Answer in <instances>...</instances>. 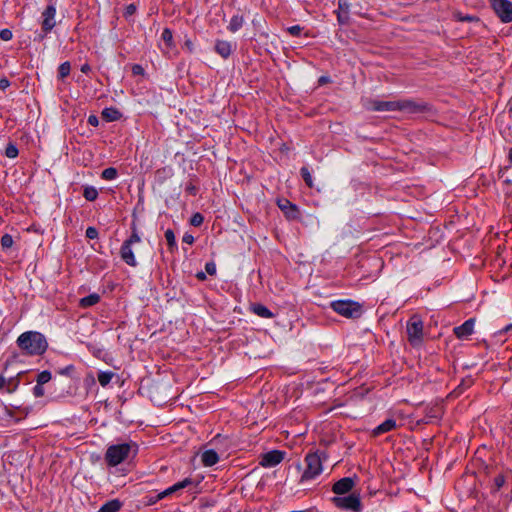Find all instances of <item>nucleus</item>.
<instances>
[{"label":"nucleus","mask_w":512,"mask_h":512,"mask_svg":"<svg viewBox=\"0 0 512 512\" xmlns=\"http://www.w3.org/2000/svg\"><path fill=\"white\" fill-rule=\"evenodd\" d=\"M457 18H458L459 21H469V22H471V21L476 20V17L470 16V15L462 17V16H460V14H457Z\"/></svg>","instance_id":"47"},{"label":"nucleus","mask_w":512,"mask_h":512,"mask_svg":"<svg viewBox=\"0 0 512 512\" xmlns=\"http://www.w3.org/2000/svg\"><path fill=\"white\" fill-rule=\"evenodd\" d=\"M102 117L109 122L116 121L120 119L121 113L115 108H105L102 111Z\"/></svg>","instance_id":"23"},{"label":"nucleus","mask_w":512,"mask_h":512,"mask_svg":"<svg viewBox=\"0 0 512 512\" xmlns=\"http://www.w3.org/2000/svg\"><path fill=\"white\" fill-rule=\"evenodd\" d=\"M141 243V238L138 235L136 229L134 228L131 236L124 241L121 246L120 254L122 260L129 266L135 267L137 266V261L135 258V251H138L135 246Z\"/></svg>","instance_id":"4"},{"label":"nucleus","mask_w":512,"mask_h":512,"mask_svg":"<svg viewBox=\"0 0 512 512\" xmlns=\"http://www.w3.org/2000/svg\"><path fill=\"white\" fill-rule=\"evenodd\" d=\"M334 505L344 510L359 512L361 510V501L357 494L352 493L347 496H338L332 499Z\"/></svg>","instance_id":"8"},{"label":"nucleus","mask_w":512,"mask_h":512,"mask_svg":"<svg viewBox=\"0 0 512 512\" xmlns=\"http://www.w3.org/2000/svg\"><path fill=\"white\" fill-rule=\"evenodd\" d=\"M407 336L413 346H417L423 339V321L418 315H413L407 322Z\"/></svg>","instance_id":"6"},{"label":"nucleus","mask_w":512,"mask_h":512,"mask_svg":"<svg viewBox=\"0 0 512 512\" xmlns=\"http://www.w3.org/2000/svg\"><path fill=\"white\" fill-rule=\"evenodd\" d=\"M204 466L211 467L219 461V456L214 450H206L201 455Z\"/></svg>","instance_id":"19"},{"label":"nucleus","mask_w":512,"mask_h":512,"mask_svg":"<svg viewBox=\"0 0 512 512\" xmlns=\"http://www.w3.org/2000/svg\"><path fill=\"white\" fill-rule=\"evenodd\" d=\"M474 324H475V320L473 318H470V319L466 320L462 325L455 327L454 334L459 339H466L473 333Z\"/></svg>","instance_id":"13"},{"label":"nucleus","mask_w":512,"mask_h":512,"mask_svg":"<svg viewBox=\"0 0 512 512\" xmlns=\"http://www.w3.org/2000/svg\"><path fill=\"white\" fill-rule=\"evenodd\" d=\"M332 309L346 318H357L361 315V306L351 300H337L331 303Z\"/></svg>","instance_id":"5"},{"label":"nucleus","mask_w":512,"mask_h":512,"mask_svg":"<svg viewBox=\"0 0 512 512\" xmlns=\"http://www.w3.org/2000/svg\"><path fill=\"white\" fill-rule=\"evenodd\" d=\"M337 19L342 24L346 23L347 20H348V13H345L343 11H338L337 12Z\"/></svg>","instance_id":"42"},{"label":"nucleus","mask_w":512,"mask_h":512,"mask_svg":"<svg viewBox=\"0 0 512 512\" xmlns=\"http://www.w3.org/2000/svg\"><path fill=\"white\" fill-rule=\"evenodd\" d=\"M135 10H136L135 5L130 4V5H129V6H127V8H126V13H127V14H129V15H131V14H133V13L135 12Z\"/></svg>","instance_id":"50"},{"label":"nucleus","mask_w":512,"mask_h":512,"mask_svg":"<svg viewBox=\"0 0 512 512\" xmlns=\"http://www.w3.org/2000/svg\"><path fill=\"white\" fill-rule=\"evenodd\" d=\"M161 39L165 44V48H163L164 53H169V51L175 47L171 29L164 28L162 31Z\"/></svg>","instance_id":"20"},{"label":"nucleus","mask_w":512,"mask_h":512,"mask_svg":"<svg viewBox=\"0 0 512 512\" xmlns=\"http://www.w3.org/2000/svg\"><path fill=\"white\" fill-rule=\"evenodd\" d=\"M505 479L503 475H498L494 479V484L497 489H500L504 485Z\"/></svg>","instance_id":"43"},{"label":"nucleus","mask_w":512,"mask_h":512,"mask_svg":"<svg viewBox=\"0 0 512 512\" xmlns=\"http://www.w3.org/2000/svg\"><path fill=\"white\" fill-rule=\"evenodd\" d=\"M509 112L512 114V104H511V106L509 107Z\"/></svg>","instance_id":"57"},{"label":"nucleus","mask_w":512,"mask_h":512,"mask_svg":"<svg viewBox=\"0 0 512 512\" xmlns=\"http://www.w3.org/2000/svg\"><path fill=\"white\" fill-rule=\"evenodd\" d=\"M253 313L262 318H272L274 314L262 304H254L251 307Z\"/></svg>","instance_id":"22"},{"label":"nucleus","mask_w":512,"mask_h":512,"mask_svg":"<svg viewBox=\"0 0 512 512\" xmlns=\"http://www.w3.org/2000/svg\"><path fill=\"white\" fill-rule=\"evenodd\" d=\"M14 389H16V386H13V388H10V385H8L7 391L10 393V392H12Z\"/></svg>","instance_id":"55"},{"label":"nucleus","mask_w":512,"mask_h":512,"mask_svg":"<svg viewBox=\"0 0 512 512\" xmlns=\"http://www.w3.org/2000/svg\"><path fill=\"white\" fill-rule=\"evenodd\" d=\"M85 235L88 239H96L98 237V230L95 227H88Z\"/></svg>","instance_id":"36"},{"label":"nucleus","mask_w":512,"mask_h":512,"mask_svg":"<svg viewBox=\"0 0 512 512\" xmlns=\"http://www.w3.org/2000/svg\"><path fill=\"white\" fill-rule=\"evenodd\" d=\"M303 30V27L300 25H294L287 28V32L292 36H299Z\"/></svg>","instance_id":"35"},{"label":"nucleus","mask_w":512,"mask_h":512,"mask_svg":"<svg viewBox=\"0 0 512 512\" xmlns=\"http://www.w3.org/2000/svg\"><path fill=\"white\" fill-rule=\"evenodd\" d=\"M13 245V238L9 234H5L1 238V246L3 249H9Z\"/></svg>","instance_id":"34"},{"label":"nucleus","mask_w":512,"mask_h":512,"mask_svg":"<svg viewBox=\"0 0 512 512\" xmlns=\"http://www.w3.org/2000/svg\"><path fill=\"white\" fill-rule=\"evenodd\" d=\"M203 216L200 213H195L191 218V224L193 226H199L203 222Z\"/></svg>","instance_id":"38"},{"label":"nucleus","mask_w":512,"mask_h":512,"mask_svg":"<svg viewBox=\"0 0 512 512\" xmlns=\"http://www.w3.org/2000/svg\"><path fill=\"white\" fill-rule=\"evenodd\" d=\"M192 484V480L190 478H185L184 480L172 485L171 487H169L168 489H166L165 491L159 493L157 496H156V499L157 500H161L163 499L164 497L168 496V495H171L172 493L176 492V491H179L181 489H184L186 488L187 486L191 485Z\"/></svg>","instance_id":"15"},{"label":"nucleus","mask_w":512,"mask_h":512,"mask_svg":"<svg viewBox=\"0 0 512 512\" xmlns=\"http://www.w3.org/2000/svg\"><path fill=\"white\" fill-rule=\"evenodd\" d=\"M285 453L279 450L269 451L261 456L260 465L263 467H274L282 462Z\"/></svg>","instance_id":"11"},{"label":"nucleus","mask_w":512,"mask_h":512,"mask_svg":"<svg viewBox=\"0 0 512 512\" xmlns=\"http://www.w3.org/2000/svg\"><path fill=\"white\" fill-rule=\"evenodd\" d=\"M205 270L209 275H214L216 273V266L213 262L206 263Z\"/></svg>","instance_id":"41"},{"label":"nucleus","mask_w":512,"mask_h":512,"mask_svg":"<svg viewBox=\"0 0 512 512\" xmlns=\"http://www.w3.org/2000/svg\"><path fill=\"white\" fill-rule=\"evenodd\" d=\"M243 25V17L239 15H235L231 18V21L229 23L228 29L231 32H236L239 30Z\"/></svg>","instance_id":"25"},{"label":"nucleus","mask_w":512,"mask_h":512,"mask_svg":"<svg viewBox=\"0 0 512 512\" xmlns=\"http://www.w3.org/2000/svg\"><path fill=\"white\" fill-rule=\"evenodd\" d=\"M83 196L88 201H94L98 196V191L94 187H86L84 189Z\"/></svg>","instance_id":"28"},{"label":"nucleus","mask_w":512,"mask_h":512,"mask_svg":"<svg viewBox=\"0 0 512 512\" xmlns=\"http://www.w3.org/2000/svg\"><path fill=\"white\" fill-rule=\"evenodd\" d=\"M90 70H91V68H90V66H89L88 64H84V65H82V67H81V71H82L83 73H88Z\"/></svg>","instance_id":"51"},{"label":"nucleus","mask_w":512,"mask_h":512,"mask_svg":"<svg viewBox=\"0 0 512 512\" xmlns=\"http://www.w3.org/2000/svg\"><path fill=\"white\" fill-rule=\"evenodd\" d=\"M300 172H301V176L304 179V181L307 184V186L310 187V188L313 187L312 176H311V173L308 170V168L307 167H302Z\"/></svg>","instance_id":"30"},{"label":"nucleus","mask_w":512,"mask_h":512,"mask_svg":"<svg viewBox=\"0 0 512 512\" xmlns=\"http://www.w3.org/2000/svg\"><path fill=\"white\" fill-rule=\"evenodd\" d=\"M33 394L37 398L44 396L45 391L43 385L36 384V386L33 388Z\"/></svg>","instance_id":"40"},{"label":"nucleus","mask_w":512,"mask_h":512,"mask_svg":"<svg viewBox=\"0 0 512 512\" xmlns=\"http://www.w3.org/2000/svg\"><path fill=\"white\" fill-rule=\"evenodd\" d=\"M183 242L187 244H192L194 242V237L190 234H185L183 236Z\"/></svg>","instance_id":"49"},{"label":"nucleus","mask_w":512,"mask_h":512,"mask_svg":"<svg viewBox=\"0 0 512 512\" xmlns=\"http://www.w3.org/2000/svg\"><path fill=\"white\" fill-rule=\"evenodd\" d=\"M279 208L285 213L290 219L298 217L299 211L296 205L292 204L289 200L283 199L278 202Z\"/></svg>","instance_id":"16"},{"label":"nucleus","mask_w":512,"mask_h":512,"mask_svg":"<svg viewBox=\"0 0 512 512\" xmlns=\"http://www.w3.org/2000/svg\"><path fill=\"white\" fill-rule=\"evenodd\" d=\"M112 377H113L112 372H100L98 374V382L100 383L101 386L105 387L106 385H108L110 383Z\"/></svg>","instance_id":"27"},{"label":"nucleus","mask_w":512,"mask_h":512,"mask_svg":"<svg viewBox=\"0 0 512 512\" xmlns=\"http://www.w3.org/2000/svg\"><path fill=\"white\" fill-rule=\"evenodd\" d=\"M101 177L105 180H113L117 177V170L113 167L106 168L102 171Z\"/></svg>","instance_id":"29"},{"label":"nucleus","mask_w":512,"mask_h":512,"mask_svg":"<svg viewBox=\"0 0 512 512\" xmlns=\"http://www.w3.org/2000/svg\"><path fill=\"white\" fill-rule=\"evenodd\" d=\"M215 51L223 58H228L232 51L233 45L231 42L225 40H217L215 44Z\"/></svg>","instance_id":"17"},{"label":"nucleus","mask_w":512,"mask_h":512,"mask_svg":"<svg viewBox=\"0 0 512 512\" xmlns=\"http://www.w3.org/2000/svg\"><path fill=\"white\" fill-rule=\"evenodd\" d=\"M427 109V104L424 102H419L412 99L397 100L396 111H400L404 114H420L425 112Z\"/></svg>","instance_id":"7"},{"label":"nucleus","mask_w":512,"mask_h":512,"mask_svg":"<svg viewBox=\"0 0 512 512\" xmlns=\"http://www.w3.org/2000/svg\"><path fill=\"white\" fill-rule=\"evenodd\" d=\"M10 86V81L7 78L0 79V89L5 90Z\"/></svg>","instance_id":"46"},{"label":"nucleus","mask_w":512,"mask_h":512,"mask_svg":"<svg viewBox=\"0 0 512 512\" xmlns=\"http://www.w3.org/2000/svg\"><path fill=\"white\" fill-rule=\"evenodd\" d=\"M397 101L371 100L367 109L371 111H396Z\"/></svg>","instance_id":"12"},{"label":"nucleus","mask_w":512,"mask_h":512,"mask_svg":"<svg viewBox=\"0 0 512 512\" xmlns=\"http://www.w3.org/2000/svg\"><path fill=\"white\" fill-rule=\"evenodd\" d=\"M5 155L8 158H16L18 155V148L13 143L7 144L5 148Z\"/></svg>","instance_id":"32"},{"label":"nucleus","mask_w":512,"mask_h":512,"mask_svg":"<svg viewBox=\"0 0 512 512\" xmlns=\"http://www.w3.org/2000/svg\"><path fill=\"white\" fill-rule=\"evenodd\" d=\"M132 72L134 75H141L144 72V69L140 65H134L132 67Z\"/></svg>","instance_id":"45"},{"label":"nucleus","mask_w":512,"mask_h":512,"mask_svg":"<svg viewBox=\"0 0 512 512\" xmlns=\"http://www.w3.org/2000/svg\"><path fill=\"white\" fill-rule=\"evenodd\" d=\"M509 161L512 163V148L509 150Z\"/></svg>","instance_id":"54"},{"label":"nucleus","mask_w":512,"mask_h":512,"mask_svg":"<svg viewBox=\"0 0 512 512\" xmlns=\"http://www.w3.org/2000/svg\"><path fill=\"white\" fill-rule=\"evenodd\" d=\"M122 507V503L118 499H113L101 506L99 512H118Z\"/></svg>","instance_id":"21"},{"label":"nucleus","mask_w":512,"mask_h":512,"mask_svg":"<svg viewBox=\"0 0 512 512\" xmlns=\"http://www.w3.org/2000/svg\"><path fill=\"white\" fill-rule=\"evenodd\" d=\"M70 71H71L70 62H68V61L63 62L58 68V78L60 80H63L70 74Z\"/></svg>","instance_id":"26"},{"label":"nucleus","mask_w":512,"mask_h":512,"mask_svg":"<svg viewBox=\"0 0 512 512\" xmlns=\"http://www.w3.org/2000/svg\"><path fill=\"white\" fill-rule=\"evenodd\" d=\"M354 486V481L350 477H345L340 480H338L332 487V491L335 494L342 495L348 493L350 490H352Z\"/></svg>","instance_id":"14"},{"label":"nucleus","mask_w":512,"mask_h":512,"mask_svg":"<svg viewBox=\"0 0 512 512\" xmlns=\"http://www.w3.org/2000/svg\"><path fill=\"white\" fill-rule=\"evenodd\" d=\"M197 278L200 279V280H204L206 278L205 274L203 272H199L197 274Z\"/></svg>","instance_id":"53"},{"label":"nucleus","mask_w":512,"mask_h":512,"mask_svg":"<svg viewBox=\"0 0 512 512\" xmlns=\"http://www.w3.org/2000/svg\"><path fill=\"white\" fill-rule=\"evenodd\" d=\"M349 2L348 0H339L338 3V11H343L345 13H349Z\"/></svg>","instance_id":"39"},{"label":"nucleus","mask_w":512,"mask_h":512,"mask_svg":"<svg viewBox=\"0 0 512 512\" xmlns=\"http://www.w3.org/2000/svg\"><path fill=\"white\" fill-rule=\"evenodd\" d=\"M165 238H166V241L171 249L176 247L175 235L171 229L166 230Z\"/></svg>","instance_id":"33"},{"label":"nucleus","mask_w":512,"mask_h":512,"mask_svg":"<svg viewBox=\"0 0 512 512\" xmlns=\"http://www.w3.org/2000/svg\"><path fill=\"white\" fill-rule=\"evenodd\" d=\"M185 46L189 49L190 52L193 50V44L190 40H186Z\"/></svg>","instance_id":"52"},{"label":"nucleus","mask_w":512,"mask_h":512,"mask_svg":"<svg viewBox=\"0 0 512 512\" xmlns=\"http://www.w3.org/2000/svg\"><path fill=\"white\" fill-rule=\"evenodd\" d=\"M510 329H512V324L508 325V326L505 328V331H508V330H510Z\"/></svg>","instance_id":"56"},{"label":"nucleus","mask_w":512,"mask_h":512,"mask_svg":"<svg viewBox=\"0 0 512 512\" xmlns=\"http://www.w3.org/2000/svg\"><path fill=\"white\" fill-rule=\"evenodd\" d=\"M495 13L503 22H512V2L509 0H489Z\"/></svg>","instance_id":"9"},{"label":"nucleus","mask_w":512,"mask_h":512,"mask_svg":"<svg viewBox=\"0 0 512 512\" xmlns=\"http://www.w3.org/2000/svg\"><path fill=\"white\" fill-rule=\"evenodd\" d=\"M324 452L308 453L305 457V468L300 478V483L311 481L323 472V462L326 460Z\"/></svg>","instance_id":"3"},{"label":"nucleus","mask_w":512,"mask_h":512,"mask_svg":"<svg viewBox=\"0 0 512 512\" xmlns=\"http://www.w3.org/2000/svg\"><path fill=\"white\" fill-rule=\"evenodd\" d=\"M17 344L29 355H41L48 347L45 337L35 331L22 333L17 339Z\"/></svg>","instance_id":"1"},{"label":"nucleus","mask_w":512,"mask_h":512,"mask_svg":"<svg viewBox=\"0 0 512 512\" xmlns=\"http://www.w3.org/2000/svg\"><path fill=\"white\" fill-rule=\"evenodd\" d=\"M13 37L12 31L9 29H2L0 31V38L4 41H9Z\"/></svg>","instance_id":"37"},{"label":"nucleus","mask_w":512,"mask_h":512,"mask_svg":"<svg viewBox=\"0 0 512 512\" xmlns=\"http://www.w3.org/2000/svg\"><path fill=\"white\" fill-rule=\"evenodd\" d=\"M12 382V379L6 380V378L2 375H0V390L3 389L6 385H10Z\"/></svg>","instance_id":"44"},{"label":"nucleus","mask_w":512,"mask_h":512,"mask_svg":"<svg viewBox=\"0 0 512 512\" xmlns=\"http://www.w3.org/2000/svg\"><path fill=\"white\" fill-rule=\"evenodd\" d=\"M396 428V421L394 419H387L372 431L373 436H379L381 434L392 431Z\"/></svg>","instance_id":"18"},{"label":"nucleus","mask_w":512,"mask_h":512,"mask_svg":"<svg viewBox=\"0 0 512 512\" xmlns=\"http://www.w3.org/2000/svg\"><path fill=\"white\" fill-rule=\"evenodd\" d=\"M56 7L54 5H48L42 12V30L45 33H49L56 26Z\"/></svg>","instance_id":"10"},{"label":"nucleus","mask_w":512,"mask_h":512,"mask_svg":"<svg viewBox=\"0 0 512 512\" xmlns=\"http://www.w3.org/2000/svg\"><path fill=\"white\" fill-rule=\"evenodd\" d=\"M136 450V446L132 442L110 445L105 453V461L108 466L115 467L128 459L132 452L136 453Z\"/></svg>","instance_id":"2"},{"label":"nucleus","mask_w":512,"mask_h":512,"mask_svg":"<svg viewBox=\"0 0 512 512\" xmlns=\"http://www.w3.org/2000/svg\"><path fill=\"white\" fill-rule=\"evenodd\" d=\"M88 123L92 126H97L98 125V118L95 116V115H90L88 117Z\"/></svg>","instance_id":"48"},{"label":"nucleus","mask_w":512,"mask_h":512,"mask_svg":"<svg viewBox=\"0 0 512 512\" xmlns=\"http://www.w3.org/2000/svg\"><path fill=\"white\" fill-rule=\"evenodd\" d=\"M51 380V373L47 370L40 372L37 376V384L44 385Z\"/></svg>","instance_id":"31"},{"label":"nucleus","mask_w":512,"mask_h":512,"mask_svg":"<svg viewBox=\"0 0 512 512\" xmlns=\"http://www.w3.org/2000/svg\"><path fill=\"white\" fill-rule=\"evenodd\" d=\"M100 301V296L97 293L90 294L80 300L81 307H90L97 304Z\"/></svg>","instance_id":"24"}]
</instances>
